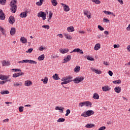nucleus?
<instances>
[{
    "label": "nucleus",
    "instance_id": "1",
    "mask_svg": "<svg viewBox=\"0 0 130 130\" xmlns=\"http://www.w3.org/2000/svg\"><path fill=\"white\" fill-rule=\"evenodd\" d=\"M61 81L62 82L61 83V85L63 86V85H67V84H69V83H71V82H73V77L71 76H69L66 77H64L61 79Z\"/></svg>",
    "mask_w": 130,
    "mask_h": 130
},
{
    "label": "nucleus",
    "instance_id": "2",
    "mask_svg": "<svg viewBox=\"0 0 130 130\" xmlns=\"http://www.w3.org/2000/svg\"><path fill=\"white\" fill-rule=\"evenodd\" d=\"M17 1H12L10 3V6L11 7V12L13 13L17 12Z\"/></svg>",
    "mask_w": 130,
    "mask_h": 130
},
{
    "label": "nucleus",
    "instance_id": "3",
    "mask_svg": "<svg viewBox=\"0 0 130 130\" xmlns=\"http://www.w3.org/2000/svg\"><path fill=\"white\" fill-rule=\"evenodd\" d=\"M93 114H94V111L88 110L82 113L81 116H83V117H88L89 116H91V115H93Z\"/></svg>",
    "mask_w": 130,
    "mask_h": 130
},
{
    "label": "nucleus",
    "instance_id": "4",
    "mask_svg": "<svg viewBox=\"0 0 130 130\" xmlns=\"http://www.w3.org/2000/svg\"><path fill=\"white\" fill-rule=\"evenodd\" d=\"M80 107H83V106H86V107H89L92 105V103L89 101H85L79 103V104Z\"/></svg>",
    "mask_w": 130,
    "mask_h": 130
},
{
    "label": "nucleus",
    "instance_id": "5",
    "mask_svg": "<svg viewBox=\"0 0 130 130\" xmlns=\"http://www.w3.org/2000/svg\"><path fill=\"white\" fill-rule=\"evenodd\" d=\"M38 18H42L43 20L46 19V13L44 12L41 11L40 13H38Z\"/></svg>",
    "mask_w": 130,
    "mask_h": 130
},
{
    "label": "nucleus",
    "instance_id": "6",
    "mask_svg": "<svg viewBox=\"0 0 130 130\" xmlns=\"http://www.w3.org/2000/svg\"><path fill=\"white\" fill-rule=\"evenodd\" d=\"M83 80H84V77H78L73 80V82H74L75 84H79V83H81V82H82Z\"/></svg>",
    "mask_w": 130,
    "mask_h": 130
},
{
    "label": "nucleus",
    "instance_id": "7",
    "mask_svg": "<svg viewBox=\"0 0 130 130\" xmlns=\"http://www.w3.org/2000/svg\"><path fill=\"white\" fill-rule=\"evenodd\" d=\"M60 5L63 7V11L64 12H70V7L69 6L63 3H60Z\"/></svg>",
    "mask_w": 130,
    "mask_h": 130
},
{
    "label": "nucleus",
    "instance_id": "8",
    "mask_svg": "<svg viewBox=\"0 0 130 130\" xmlns=\"http://www.w3.org/2000/svg\"><path fill=\"white\" fill-rule=\"evenodd\" d=\"M71 58H72V56H71V55H68L67 57H65L63 59V60H64L63 63L69 62V61L71 60Z\"/></svg>",
    "mask_w": 130,
    "mask_h": 130
},
{
    "label": "nucleus",
    "instance_id": "9",
    "mask_svg": "<svg viewBox=\"0 0 130 130\" xmlns=\"http://www.w3.org/2000/svg\"><path fill=\"white\" fill-rule=\"evenodd\" d=\"M5 19H6V15L2 9H0V20H4Z\"/></svg>",
    "mask_w": 130,
    "mask_h": 130
},
{
    "label": "nucleus",
    "instance_id": "10",
    "mask_svg": "<svg viewBox=\"0 0 130 130\" xmlns=\"http://www.w3.org/2000/svg\"><path fill=\"white\" fill-rule=\"evenodd\" d=\"M91 71H92V72H94V73H95V74H98V75H101V74H102V72H101V71L99 70L98 69H94V68L92 67L90 68Z\"/></svg>",
    "mask_w": 130,
    "mask_h": 130
},
{
    "label": "nucleus",
    "instance_id": "11",
    "mask_svg": "<svg viewBox=\"0 0 130 130\" xmlns=\"http://www.w3.org/2000/svg\"><path fill=\"white\" fill-rule=\"evenodd\" d=\"M9 22L10 23V24L13 25V24L15 23V17H14V16H10L9 18Z\"/></svg>",
    "mask_w": 130,
    "mask_h": 130
},
{
    "label": "nucleus",
    "instance_id": "12",
    "mask_svg": "<svg viewBox=\"0 0 130 130\" xmlns=\"http://www.w3.org/2000/svg\"><path fill=\"white\" fill-rule=\"evenodd\" d=\"M70 51V50L68 48L65 49H61L59 50V52L60 53H62V54H64V53H68Z\"/></svg>",
    "mask_w": 130,
    "mask_h": 130
},
{
    "label": "nucleus",
    "instance_id": "13",
    "mask_svg": "<svg viewBox=\"0 0 130 130\" xmlns=\"http://www.w3.org/2000/svg\"><path fill=\"white\" fill-rule=\"evenodd\" d=\"M23 75H24V73L22 72L15 73L13 75V78H18V77H20V76H23Z\"/></svg>",
    "mask_w": 130,
    "mask_h": 130
},
{
    "label": "nucleus",
    "instance_id": "14",
    "mask_svg": "<svg viewBox=\"0 0 130 130\" xmlns=\"http://www.w3.org/2000/svg\"><path fill=\"white\" fill-rule=\"evenodd\" d=\"M24 85L26 87H30V86L32 85V82L30 80H26L24 82Z\"/></svg>",
    "mask_w": 130,
    "mask_h": 130
},
{
    "label": "nucleus",
    "instance_id": "15",
    "mask_svg": "<svg viewBox=\"0 0 130 130\" xmlns=\"http://www.w3.org/2000/svg\"><path fill=\"white\" fill-rule=\"evenodd\" d=\"M10 78L9 76H6L4 75H0V80H8Z\"/></svg>",
    "mask_w": 130,
    "mask_h": 130
},
{
    "label": "nucleus",
    "instance_id": "16",
    "mask_svg": "<svg viewBox=\"0 0 130 130\" xmlns=\"http://www.w3.org/2000/svg\"><path fill=\"white\" fill-rule=\"evenodd\" d=\"M20 42H22V43L25 44L26 43H27V39H26L25 37H22L20 39Z\"/></svg>",
    "mask_w": 130,
    "mask_h": 130
},
{
    "label": "nucleus",
    "instance_id": "17",
    "mask_svg": "<svg viewBox=\"0 0 130 130\" xmlns=\"http://www.w3.org/2000/svg\"><path fill=\"white\" fill-rule=\"evenodd\" d=\"M83 13L85 16H86L87 18H88V19L91 18V15H88L89 14V11H88V10H83Z\"/></svg>",
    "mask_w": 130,
    "mask_h": 130
},
{
    "label": "nucleus",
    "instance_id": "18",
    "mask_svg": "<svg viewBox=\"0 0 130 130\" xmlns=\"http://www.w3.org/2000/svg\"><path fill=\"white\" fill-rule=\"evenodd\" d=\"M102 90L104 92H107V91H109V90H110V88L108 86H105L102 87Z\"/></svg>",
    "mask_w": 130,
    "mask_h": 130
},
{
    "label": "nucleus",
    "instance_id": "19",
    "mask_svg": "<svg viewBox=\"0 0 130 130\" xmlns=\"http://www.w3.org/2000/svg\"><path fill=\"white\" fill-rule=\"evenodd\" d=\"M100 48H101V45H100V44L98 43L95 45L94 49V50H99Z\"/></svg>",
    "mask_w": 130,
    "mask_h": 130
},
{
    "label": "nucleus",
    "instance_id": "20",
    "mask_svg": "<svg viewBox=\"0 0 130 130\" xmlns=\"http://www.w3.org/2000/svg\"><path fill=\"white\" fill-rule=\"evenodd\" d=\"M67 31L68 32H74L75 31V28H74V26H69L67 28Z\"/></svg>",
    "mask_w": 130,
    "mask_h": 130
},
{
    "label": "nucleus",
    "instance_id": "21",
    "mask_svg": "<svg viewBox=\"0 0 130 130\" xmlns=\"http://www.w3.org/2000/svg\"><path fill=\"white\" fill-rule=\"evenodd\" d=\"M2 64L3 67H5V66L6 67H9V66H10V62L4 60L2 62Z\"/></svg>",
    "mask_w": 130,
    "mask_h": 130
},
{
    "label": "nucleus",
    "instance_id": "22",
    "mask_svg": "<svg viewBox=\"0 0 130 130\" xmlns=\"http://www.w3.org/2000/svg\"><path fill=\"white\" fill-rule=\"evenodd\" d=\"M114 90H115V92H116V93H120V92L121 91V87H116L114 88Z\"/></svg>",
    "mask_w": 130,
    "mask_h": 130
},
{
    "label": "nucleus",
    "instance_id": "23",
    "mask_svg": "<svg viewBox=\"0 0 130 130\" xmlns=\"http://www.w3.org/2000/svg\"><path fill=\"white\" fill-rule=\"evenodd\" d=\"M20 18H26L27 17V12H23L20 14Z\"/></svg>",
    "mask_w": 130,
    "mask_h": 130
},
{
    "label": "nucleus",
    "instance_id": "24",
    "mask_svg": "<svg viewBox=\"0 0 130 130\" xmlns=\"http://www.w3.org/2000/svg\"><path fill=\"white\" fill-rule=\"evenodd\" d=\"M53 79H54V80H55L56 81H57V80H60V78H59V77H58V74H55L53 77H52Z\"/></svg>",
    "mask_w": 130,
    "mask_h": 130
},
{
    "label": "nucleus",
    "instance_id": "25",
    "mask_svg": "<svg viewBox=\"0 0 130 130\" xmlns=\"http://www.w3.org/2000/svg\"><path fill=\"white\" fill-rule=\"evenodd\" d=\"M95 125L94 124H87L85 125V127L86 128H92V127H94Z\"/></svg>",
    "mask_w": 130,
    "mask_h": 130
},
{
    "label": "nucleus",
    "instance_id": "26",
    "mask_svg": "<svg viewBox=\"0 0 130 130\" xmlns=\"http://www.w3.org/2000/svg\"><path fill=\"white\" fill-rule=\"evenodd\" d=\"M14 86L16 87V86H18L19 87H21L23 85V83L22 82H20L19 83L18 82H14L13 83Z\"/></svg>",
    "mask_w": 130,
    "mask_h": 130
},
{
    "label": "nucleus",
    "instance_id": "27",
    "mask_svg": "<svg viewBox=\"0 0 130 130\" xmlns=\"http://www.w3.org/2000/svg\"><path fill=\"white\" fill-rule=\"evenodd\" d=\"M16 33V28L12 27L10 30V34L11 35H14Z\"/></svg>",
    "mask_w": 130,
    "mask_h": 130
},
{
    "label": "nucleus",
    "instance_id": "28",
    "mask_svg": "<svg viewBox=\"0 0 130 130\" xmlns=\"http://www.w3.org/2000/svg\"><path fill=\"white\" fill-rule=\"evenodd\" d=\"M45 57L44 54L41 55L38 58V60H43Z\"/></svg>",
    "mask_w": 130,
    "mask_h": 130
},
{
    "label": "nucleus",
    "instance_id": "29",
    "mask_svg": "<svg viewBox=\"0 0 130 130\" xmlns=\"http://www.w3.org/2000/svg\"><path fill=\"white\" fill-rule=\"evenodd\" d=\"M80 69L81 68L80 67V66H76L74 69L75 73H79L80 72Z\"/></svg>",
    "mask_w": 130,
    "mask_h": 130
},
{
    "label": "nucleus",
    "instance_id": "30",
    "mask_svg": "<svg viewBox=\"0 0 130 130\" xmlns=\"http://www.w3.org/2000/svg\"><path fill=\"white\" fill-rule=\"evenodd\" d=\"M1 94H2V95H6L7 94H10V92L8 90H6V91L2 90L1 92Z\"/></svg>",
    "mask_w": 130,
    "mask_h": 130
},
{
    "label": "nucleus",
    "instance_id": "31",
    "mask_svg": "<svg viewBox=\"0 0 130 130\" xmlns=\"http://www.w3.org/2000/svg\"><path fill=\"white\" fill-rule=\"evenodd\" d=\"M41 81L43 82L44 84H46L48 82V78L45 77L44 79H42Z\"/></svg>",
    "mask_w": 130,
    "mask_h": 130
},
{
    "label": "nucleus",
    "instance_id": "32",
    "mask_svg": "<svg viewBox=\"0 0 130 130\" xmlns=\"http://www.w3.org/2000/svg\"><path fill=\"white\" fill-rule=\"evenodd\" d=\"M93 98L94 99H99V95L97 93H95L93 94Z\"/></svg>",
    "mask_w": 130,
    "mask_h": 130
},
{
    "label": "nucleus",
    "instance_id": "33",
    "mask_svg": "<svg viewBox=\"0 0 130 130\" xmlns=\"http://www.w3.org/2000/svg\"><path fill=\"white\" fill-rule=\"evenodd\" d=\"M66 121V119H64V118H60L57 120V122H64V121Z\"/></svg>",
    "mask_w": 130,
    "mask_h": 130
},
{
    "label": "nucleus",
    "instance_id": "34",
    "mask_svg": "<svg viewBox=\"0 0 130 130\" xmlns=\"http://www.w3.org/2000/svg\"><path fill=\"white\" fill-rule=\"evenodd\" d=\"M104 13L106 14V15H114L113 13L110 12V11H104ZM114 16H115V15H114Z\"/></svg>",
    "mask_w": 130,
    "mask_h": 130
},
{
    "label": "nucleus",
    "instance_id": "35",
    "mask_svg": "<svg viewBox=\"0 0 130 130\" xmlns=\"http://www.w3.org/2000/svg\"><path fill=\"white\" fill-rule=\"evenodd\" d=\"M43 4V1H40L39 2H38L36 3V5L38 6V7H40V6H42Z\"/></svg>",
    "mask_w": 130,
    "mask_h": 130
},
{
    "label": "nucleus",
    "instance_id": "36",
    "mask_svg": "<svg viewBox=\"0 0 130 130\" xmlns=\"http://www.w3.org/2000/svg\"><path fill=\"white\" fill-rule=\"evenodd\" d=\"M52 5L54 6V7H56L57 5V2L56 1H51Z\"/></svg>",
    "mask_w": 130,
    "mask_h": 130
},
{
    "label": "nucleus",
    "instance_id": "37",
    "mask_svg": "<svg viewBox=\"0 0 130 130\" xmlns=\"http://www.w3.org/2000/svg\"><path fill=\"white\" fill-rule=\"evenodd\" d=\"M86 58L88 59V60H90V61H93V60H94V58L90 56H87Z\"/></svg>",
    "mask_w": 130,
    "mask_h": 130
},
{
    "label": "nucleus",
    "instance_id": "38",
    "mask_svg": "<svg viewBox=\"0 0 130 130\" xmlns=\"http://www.w3.org/2000/svg\"><path fill=\"white\" fill-rule=\"evenodd\" d=\"M64 36H65V37H66L67 39H69V40H71L72 39V37H71V35H69L67 34H64Z\"/></svg>",
    "mask_w": 130,
    "mask_h": 130
},
{
    "label": "nucleus",
    "instance_id": "39",
    "mask_svg": "<svg viewBox=\"0 0 130 130\" xmlns=\"http://www.w3.org/2000/svg\"><path fill=\"white\" fill-rule=\"evenodd\" d=\"M114 84H121V81L120 80H115L113 81Z\"/></svg>",
    "mask_w": 130,
    "mask_h": 130
},
{
    "label": "nucleus",
    "instance_id": "40",
    "mask_svg": "<svg viewBox=\"0 0 130 130\" xmlns=\"http://www.w3.org/2000/svg\"><path fill=\"white\" fill-rule=\"evenodd\" d=\"M29 63H31L32 64H37V62L33 60H29Z\"/></svg>",
    "mask_w": 130,
    "mask_h": 130
},
{
    "label": "nucleus",
    "instance_id": "41",
    "mask_svg": "<svg viewBox=\"0 0 130 130\" xmlns=\"http://www.w3.org/2000/svg\"><path fill=\"white\" fill-rule=\"evenodd\" d=\"M18 109H19V112H23V111H24V107H23V106H20V107L18 108Z\"/></svg>",
    "mask_w": 130,
    "mask_h": 130
},
{
    "label": "nucleus",
    "instance_id": "42",
    "mask_svg": "<svg viewBox=\"0 0 130 130\" xmlns=\"http://www.w3.org/2000/svg\"><path fill=\"white\" fill-rule=\"evenodd\" d=\"M80 51V48H77L73 50L70 52V53H73V52H79Z\"/></svg>",
    "mask_w": 130,
    "mask_h": 130
},
{
    "label": "nucleus",
    "instance_id": "43",
    "mask_svg": "<svg viewBox=\"0 0 130 130\" xmlns=\"http://www.w3.org/2000/svg\"><path fill=\"white\" fill-rule=\"evenodd\" d=\"M70 113L71 110L70 109H67L66 111V114H65L66 116H68Z\"/></svg>",
    "mask_w": 130,
    "mask_h": 130
},
{
    "label": "nucleus",
    "instance_id": "44",
    "mask_svg": "<svg viewBox=\"0 0 130 130\" xmlns=\"http://www.w3.org/2000/svg\"><path fill=\"white\" fill-rule=\"evenodd\" d=\"M0 31L2 32V33L4 35L5 33H6V31L3 27H0Z\"/></svg>",
    "mask_w": 130,
    "mask_h": 130
},
{
    "label": "nucleus",
    "instance_id": "45",
    "mask_svg": "<svg viewBox=\"0 0 130 130\" xmlns=\"http://www.w3.org/2000/svg\"><path fill=\"white\" fill-rule=\"evenodd\" d=\"M44 49H45V47H43L42 46L39 47V50H40V51H43Z\"/></svg>",
    "mask_w": 130,
    "mask_h": 130
},
{
    "label": "nucleus",
    "instance_id": "46",
    "mask_svg": "<svg viewBox=\"0 0 130 130\" xmlns=\"http://www.w3.org/2000/svg\"><path fill=\"white\" fill-rule=\"evenodd\" d=\"M103 21L105 22V23H109V19L104 17L103 18Z\"/></svg>",
    "mask_w": 130,
    "mask_h": 130
},
{
    "label": "nucleus",
    "instance_id": "47",
    "mask_svg": "<svg viewBox=\"0 0 130 130\" xmlns=\"http://www.w3.org/2000/svg\"><path fill=\"white\" fill-rule=\"evenodd\" d=\"M33 51L32 48H29L27 51H26V53H31Z\"/></svg>",
    "mask_w": 130,
    "mask_h": 130
},
{
    "label": "nucleus",
    "instance_id": "48",
    "mask_svg": "<svg viewBox=\"0 0 130 130\" xmlns=\"http://www.w3.org/2000/svg\"><path fill=\"white\" fill-rule=\"evenodd\" d=\"M93 3H94L96 5H99L101 3L100 1H92Z\"/></svg>",
    "mask_w": 130,
    "mask_h": 130
},
{
    "label": "nucleus",
    "instance_id": "49",
    "mask_svg": "<svg viewBox=\"0 0 130 130\" xmlns=\"http://www.w3.org/2000/svg\"><path fill=\"white\" fill-rule=\"evenodd\" d=\"M12 70L14 71V72H22V71L20 69H12Z\"/></svg>",
    "mask_w": 130,
    "mask_h": 130
},
{
    "label": "nucleus",
    "instance_id": "50",
    "mask_svg": "<svg viewBox=\"0 0 130 130\" xmlns=\"http://www.w3.org/2000/svg\"><path fill=\"white\" fill-rule=\"evenodd\" d=\"M42 27V28H45V29H47V30L49 29V26L47 25H43Z\"/></svg>",
    "mask_w": 130,
    "mask_h": 130
},
{
    "label": "nucleus",
    "instance_id": "51",
    "mask_svg": "<svg viewBox=\"0 0 130 130\" xmlns=\"http://www.w3.org/2000/svg\"><path fill=\"white\" fill-rule=\"evenodd\" d=\"M52 15H53V14L52 13V12H50L49 14V20H50V19H51L52 17Z\"/></svg>",
    "mask_w": 130,
    "mask_h": 130
},
{
    "label": "nucleus",
    "instance_id": "52",
    "mask_svg": "<svg viewBox=\"0 0 130 130\" xmlns=\"http://www.w3.org/2000/svg\"><path fill=\"white\" fill-rule=\"evenodd\" d=\"M6 1H0V5H6Z\"/></svg>",
    "mask_w": 130,
    "mask_h": 130
},
{
    "label": "nucleus",
    "instance_id": "53",
    "mask_svg": "<svg viewBox=\"0 0 130 130\" xmlns=\"http://www.w3.org/2000/svg\"><path fill=\"white\" fill-rule=\"evenodd\" d=\"M108 74L110 77H112V76H113V73L111 71H109Z\"/></svg>",
    "mask_w": 130,
    "mask_h": 130
},
{
    "label": "nucleus",
    "instance_id": "54",
    "mask_svg": "<svg viewBox=\"0 0 130 130\" xmlns=\"http://www.w3.org/2000/svg\"><path fill=\"white\" fill-rule=\"evenodd\" d=\"M98 28L100 29L101 31H103L104 28L101 25H98Z\"/></svg>",
    "mask_w": 130,
    "mask_h": 130
},
{
    "label": "nucleus",
    "instance_id": "55",
    "mask_svg": "<svg viewBox=\"0 0 130 130\" xmlns=\"http://www.w3.org/2000/svg\"><path fill=\"white\" fill-rule=\"evenodd\" d=\"M6 83H7V81H1L0 85H4V84H6Z\"/></svg>",
    "mask_w": 130,
    "mask_h": 130
},
{
    "label": "nucleus",
    "instance_id": "56",
    "mask_svg": "<svg viewBox=\"0 0 130 130\" xmlns=\"http://www.w3.org/2000/svg\"><path fill=\"white\" fill-rule=\"evenodd\" d=\"M106 128V127H105V126H102L98 130H104Z\"/></svg>",
    "mask_w": 130,
    "mask_h": 130
},
{
    "label": "nucleus",
    "instance_id": "57",
    "mask_svg": "<svg viewBox=\"0 0 130 130\" xmlns=\"http://www.w3.org/2000/svg\"><path fill=\"white\" fill-rule=\"evenodd\" d=\"M61 107H59L58 106H57L55 107V110H60Z\"/></svg>",
    "mask_w": 130,
    "mask_h": 130
},
{
    "label": "nucleus",
    "instance_id": "58",
    "mask_svg": "<svg viewBox=\"0 0 130 130\" xmlns=\"http://www.w3.org/2000/svg\"><path fill=\"white\" fill-rule=\"evenodd\" d=\"M29 60H28V59L23 60V62L24 63H29Z\"/></svg>",
    "mask_w": 130,
    "mask_h": 130
},
{
    "label": "nucleus",
    "instance_id": "59",
    "mask_svg": "<svg viewBox=\"0 0 130 130\" xmlns=\"http://www.w3.org/2000/svg\"><path fill=\"white\" fill-rule=\"evenodd\" d=\"M63 109H64V108H61L59 112H61V113H63Z\"/></svg>",
    "mask_w": 130,
    "mask_h": 130
},
{
    "label": "nucleus",
    "instance_id": "60",
    "mask_svg": "<svg viewBox=\"0 0 130 130\" xmlns=\"http://www.w3.org/2000/svg\"><path fill=\"white\" fill-rule=\"evenodd\" d=\"M104 64H105V66H108L109 64V63H108V62L107 61H104Z\"/></svg>",
    "mask_w": 130,
    "mask_h": 130
},
{
    "label": "nucleus",
    "instance_id": "61",
    "mask_svg": "<svg viewBox=\"0 0 130 130\" xmlns=\"http://www.w3.org/2000/svg\"><path fill=\"white\" fill-rule=\"evenodd\" d=\"M57 36H59L60 38H63V36L61 34L57 35Z\"/></svg>",
    "mask_w": 130,
    "mask_h": 130
},
{
    "label": "nucleus",
    "instance_id": "62",
    "mask_svg": "<svg viewBox=\"0 0 130 130\" xmlns=\"http://www.w3.org/2000/svg\"><path fill=\"white\" fill-rule=\"evenodd\" d=\"M79 52L80 53V54H84V52H83V50H80V51H79Z\"/></svg>",
    "mask_w": 130,
    "mask_h": 130
},
{
    "label": "nucleus",
    "instance_id": "63",
    "mask_svg": "<svg viewBox=\"0 0 130 130\" xmlns=\"http://www.w3.org/2000/svg\"><path fill=\"white\" fill-rule=\"evenodd\" d=\"M9 121V119H5L3 120V122H8Z\"/></svg>",
    "mask_w": 130,
    "mask_h": 130
},
{
    "label": "nucleus",
    "instance_id": "64",
    "mask_svg": "<svg viewBox=\"0 0 130 130\" xmlns=\"http://www.w3.org/2000/svg\"><path fill=\"white\" fill-rule=\"evenodd\" d=\"M127 49L128 50V51L130 52V45H129L127 47Z\"/></svg>",
    "mask_w": 130,
    "mask_h": 130
}]
</instances>
